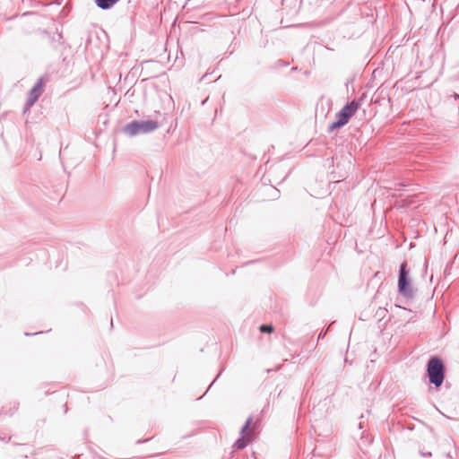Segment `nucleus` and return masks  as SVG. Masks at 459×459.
<instances>
[{"mask_svg":"<svg viewBox=\"0 0 459 459\" xmlns=\"http://www.w3.org/2000/svg\"><path fill=\"white\" fill-rule=\"evenodd\" d=\"M160 126L159 123L154 120H134L124 127L123 131L129 136H135L140 134H148L155 131Z\"/></svg>","mask_w":459,"mask_h":459,"instance_id":"f257e3e1","label":"nucleus"},{"mask_svg":"<svg viewBox=\"0 0 459 459\" xmlns=\"http://www.w3.org/2000/svg\"><path fill=\"white\" fill-rule=\"evenodd\" d=\"M429 382L435 386L439 387L445 377V366L438 358H432L428 362L427 368Z\"/></svg>","mask_w":459,"mask_h":459,"instance_id":"f03ea898","label":"nucleus"},{"mask_svg":"<svg viewBox=\"0 0 459 459\" xmlns=\"http://www.w3.org/2000/svg\"><path fill=\"white\" fill-rule=\"evenodd\" d=\"M398 290L399 293L404 298L412 299L414 296V291L409 278V271L407 270L406 262H403L400 266Z\"/></svg>","mask_w":459,"mask_h":459,"instance_id":"7ed1b4c3","label":"nucleus"},{"mask_svg":"<svg viewBox=\"0 0 459 459\" xmlns=\"http://www.w3.org/2000/svg\"><path fill=\"white\" fill-rule=\"evenodd\" d=\"M252 423V418H248L245 423V425L241 429V437H238L233 445V447L236 449H243L251 440V431L249 430V427Z\"/></svg>","mask_w":459,"mask_h":459,"instance_id":"20e7f679","label":"nucleus"},{"mask_svg":"<svg viewBox=\"0 0 459 459\" xmlns=\"http://www.w3.org/2000/svg\"><path fill=\"white\" fill-rule=\"evenodd\" d=\"M43 86L44 82L43 80L40 78L37 81L33 88L29 92V97L26 102L27 108L32 107L35 104V102L39 100V98L41 96L43 92Z\"/></svg>","mask_w":459,"mask_h":459,"instance_id":"39448f33","label":"nucleus"},{"mask_svg":"<svg viewBox=\"0 0 459 459\" xmlns=\"http://www.w3.org/2000/svg\"><path fill=\"white\" fill-rule=\"evenodd\" d=\"M426 445H422L420 447V454L422 457H431L432 453L431 449L434 448L436 445V437L433 435L426 436L423 439Z\"/></svg>","mask_w":459,"mask_h":459,"instance_id":"423d86ee","label":"nucleus"},{"mask_svg":"<svg viewBox=\"0 0 459 459\" xmlns=\"http://www.w3.org/2000/svg\"><path fill=\"white\" fill-rule=\"evenodd\" d=\"M336 118H337V120L329 126V128H328L329 132H333V131L343 126L344 125H346L349 122V119L351 117H349V114H346V113L342 112V110H340L336 114Z\"/></svg>","mask_w":459,"mask_h":459,"instance_id":"0eeeda50","label":"nucleus"},{"mask_svg":"<svg viewBox=\"0 0 459 459\" xmlns=\"http://www.w3.org/2000/svg\"><path fill=\"white\" fill-rule=\"evenodd\" d=\"M359 106V102L354 100L346 104L341 110L346 114H349V117H351L357 112Z\"/></svg>","mask_w":459,"mask_h":459,"instance_id":"6e6552de","label":"nucleus"},{"mask_svg":"<svg viewBox=\"0 0 459 459\" xmlns=\"http://www.w3.org/2000/svg\"><path fill=\"white\" fill-rule=\"evenodd\" d=\"M260 331L262 333H272L273 331V327L271 325H262L260 326Z\"/></svg>","mask_w":459,"mask_h":459,"instance_id":"1a4fd4ad","label":"nucleus"}]
</instances>
